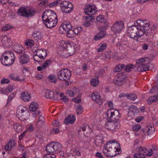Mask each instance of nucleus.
I'll return each mask as SVG.
<instances>
[{"label": "nucleus", "instance_id": "obj_1", "mask_svg": "<svg viewBox=\"0 0 158 158\" xmlns=\"http://www.w3.org/2000/svg\"><path fill=\"white\" fill-rule=\"evenodd\" d=\"M108 121L109 122L106 125V127L111 131L119 128L120 125L119 120L121 114L118 110L111 108L108 110L107 112Z\"/></svg>", "mask_w": 158, "mask_h": 158}, {"label": "nucleus", "instance_id": "obj_2", "mask_svg": "<svg viewBox=\"0 0 158 158\" xmlns=\"http://www.w3.org/2000/svg\"><path fill=\"white\" fill-rule=\"evenodd\" d=\"M127 35L131 38L138 41L143 35V32L139 29V25H133L128 27Z\"/></svg>", "mask_w": 158, "mask_h": 158}, {"label": "nucleus", "instance_id": "obj_3", "mask_svg": "<svg viewBox=\"0 0 158 158\" xmlns=\"http://www.w3.org/2000/svg\"><path fill=\"white\" fill-rule=\"evenodd\" d=\"M36 12L35 10L30 7H20L17 13V15L26 18L34 16Z\"/></svg>", "mask_w": 158, "mask_h": 158}, {"label": "nucleus", "instance_id": "obj_4", "mask_svg": "<svg viewBox=\"0 0 158 158\" xmlns=\"http://www.w3.org/2000/svg\"><path fill=\"white\" fill-rule=\"evenodd\" d=\"M135 150L139 153H135L134 155V158H145L146 156H152L153 152L152 149H151L148 151L146 148L140 146L139 148H136Z\"/></svg>", "mask_w": 158, "mask_h": 158}, {"label": "nucleus", "instance_id": "obj_5", "mask_svg": "<svg viewBox=\"0 0 158 158\" xmlns=\"http://www.w3.org/2000/svg\"><path fill=\"white\" fill-rule=\"evenodd\" d=\"M71 76V71L68 69H62L57 73L58 78L62 81H67L69 79Z\"/></svg>", "mask_w": 158, "mask_h": 158}, {"label": "nucleus", "instance_id": "obj_6", "mask_svg": "<svg viewBox=\"0 0 158 158\" xmlns=\"http://www.w3.org/2000/svg\"><path fill=\"white\" fill-rule=\"evenodd\" d=\"M111 141L112 140H110L108 142L103 146V152L106 156L113 157L116 155L115 154L113 155V150L111 148Z\"/></svg>", "mask_w": 158, "mask_h": 158}, {"label": "nucleus", "instance_id": "obj_7", "mask_svg": "<svg viewBox=\"0 0 158 158\" xmlns=\"http://www.w3.org/2000/svg\"><path fill=\"white\" fill-rule=\"evenodd\" d=\"M124 28V22L121 21H116L111 28L112 31L115 33L121 32Z\"/></svg>", "mask_w": 158, "mask_h": 158}, {"label": "nucleus", "instance_id": "obj_8", "mask_svg": "<svg viewBox=\"0 0 158 158\" xmlns=\"http://www.w3.org/2000/svg\"><path fill=\"white\" fill-rule=\"evenodd\" d=\"M42 19L53 20H57V17L56 14L52 10H45L43 13L42 15Z\"/></svg>", "mask_w": 158, "mask_h": 158}, {"label": "nucleus", "instance_id": "obj_9", "mask_svg": "<svg viewBox=\"0 0 158 158\" xmlns=\"http://www.w3.org/2000/svg\"><path fill=\"white\" fill-rule=\"evenodd\" d=\"M73 5L70 2L65 1H63L60 8L62 11L65 13H69L73 10Z\"/></svg>", "mask_w": 158, "mask_h": 158}, {"label": "nucleus", "instance_id": "obj_10", "mask_svg": "<svg viewBox=\"0 0 158 158\" xmlns=\"http://www.w3.org/2000/svg\"><path fill=\"white\" fill-rule=\"evenodd\" d=\"M136 23L139 25L140 30H141L143 32V35L145 34L146 35H147L150 29L149 23H144L142 21L140 20H137Z\"/></svg>", "mask_w": 158, "mask_h": 158}, {"label": "nucleus", "instance_id": "obj_11", "mask_svg": "<svg viewBox=\"0 0 158 158\" xmlns=\"http://www.w3.org/2000/svg\"><path fill=\"white\" fill-rule=\"evenodd\" d=\"M98 11V10L96 6L94 5H89L85 7L84 12L86 15L88 16H93Z\"/></svg>", "mask_w": 158, "mask_h": 158}, {"label": "nucleus", "instance_id": "obj_12", "mask_svg": "<svg viewBox=\"0 0 158 158\" xmlns=\"http://www.w3.org/2000/svg\"><path fill=\"white\" fill-rule=\"evenodd\" d=\"M70 22L69 21H65L64 22L59 29V31L60 33L64 34L65 33L66 31L70 30V29H72Z\"/></svg>", "mask_w": 158, "mask_h": 158}, {"label": "nucleus", "instance_id": "obj_13", "mask_svg": "<svg viewBox=\"0 0 158 158\" xmlns=\"http://www.w3.org/2000/svg\"><path fill=\"white\" fill-rule=\"evenodd\" d=\"M127 78L125 75H119L114 80V83L118 85H121L125 82Z\"/></svg>", "mask_w": 158, "mask_h": 158}, {"label": "nucleus", "instance_id": "obj_14", "mask_svg": "<svg viewBox=\"0 0 158 158\" xmlns=\"http://www.w3.org/2000/svg\"><path fill=\"white\" fill-rule=\"evenodd\" d=\"M15 59L10 58H6L1 57L0 60L2 64L6 66H9L12 65L14 63Z\"/></svg>", "mask_w": 158, "mask_h": 158}, {"label": "nucleus", "instance_id": "obj_15", "mask_svg": "<svg viewBox=\"0 0 158 158\" xmlns=\"http://www.w3.org/2000/svg\"><path fill=\"white\" fill-rule=\"evenodd\" d=\"M45 26L48 28H51L55 27L57 22V20H53L48 19H43Z\"/></svg>", "mask_w": 158, "mask_h": 158}, {"label": "nucleus", "instance_id": "obj_16", "mask_svg": "<svg viewBox=\"0 0 158 158\" xmlns=\"http://www.w3.org/2000/svg\"><path fill=\"white\" fill-rule=\"evenodd\" d=\"M14 50L19 55H21L25 52V49L21 45L16 44H15Z\"/></svg>", "mask_w": 158, "mask_h": 158}, {"label": "nucleus", "instance_id": "obj_17", "mask_svg": "<svg viewBox=\"0 0 158 158\" xmlns=\"http://www.w3.org/2000/svg\"><path fill=\"white\" fill-rule=\"evenodd\" d=\"M149 65L150 64L148 63L139 64L137 67V70L140 72L148 71L149 69Z\"/></svg>", "mask_w": 158, "mask_h": 158}, {"label": "nucleus", "instance_id": "obj_18", "mask_svg": "<svg viewBox=\"0 0 158 158\" xmlns=\"http://www.w3.org/2000/svg\"><path fill=\"white\" fill-rule=\"evenodd\" d=\"M111 145L112 149L113 150V152L120 151V145L117 141L114 140H112Z\"/></svg>", "mask_w": 158, "mask_h": 158}, {"label": "nucleus", "instance_id": "obj_19", "mask_svg": "<svg viewBox=\"0 0 158 158\" xmlns=\"http://www.w3.org/2000/svg\"><path fill=\"white\" fill-rule=\"evenodd\" d=\"M19 57V62L22 64L27 63L29 61L30 57L27 54H23Z\"/></svg>", "mask_w": 158, "mask_h": 158}, {"label": "nucleus", "instance_id": "obj_20", "mask_svg": "<svg viewBox=\"0 0 158 158\" xmlns=\"http://www.w3.org/2000/svg\"><path fill=\"white\" fill-rule=\"evenodd\" d=\"M1 43L4 47H7L9 44H8L10 42V38L8 37L6 35H2L0 38Z\"/></svg>", "mask_w": 158, "mask_h": 158}, {"label": "nucleus", "instance_id": "obj_21", "mask_svg": "<svg viewBox=\"0 0 158 158\" xmlns=\"http://www.w3.org/2000/svg\"><path fill=\"white\" fill-rule=\"evenodd\" d=\"M138 111L136 106L134 105L131 106L129 109L128 114L129 116L132 117L134 116Z\"/></svg>", "mask_w": 158, "mask_h": 158}, {"label": "nucleus", "instance_id": "obj_22", "mask_svg": "<svg viewBox=\"0 0 158 158\" xmlns=\"http://www.w3.org/2000/svg\"><path fill=\"white\" fill-rule=\"evenodd\" d=\"M75 119L76 118L74 115H71L69 114L65 118L64 122L66 125L73 124L75 121Z\"/></svg>", "mask_w": 158, "mask_h": 158}, {"label": "nucleus", "instance_id": "obj_23", "mask_svg": "<svg viewBox=\"0 0 158 158\" xmlns=\"http://www.w3.org/2000/svg\"><path fill=\"white\" fill-rule=\"evenodd\" d=\"M20 98L22 100L26 102H28L31 100V96L27 92L24 91L22 93Z\"/></svg>", "mask_w": 158, "mask_h": 158}, {"label": "nucleus", "instance_id": "obj_24", "mask_svg": "<svg viewBox=\"0 0 158 158\" xmlns=\"http://www.w3.org/2000/svg\"><path fill=\"white\" fill-rule=\"evenodd\" d=\"M54 146L52 142H51L50 144H48L46 148V151L48 154L51 155H55V151H54Z\"/></svg>", "mask_w": 158, "mask_h": 158}, {"label": "nucleus", "instance_id": "obj_25", "mask_svg": "<svg viewBox=\"0 0 158 158\" xmlns=\"http://www.w3.org/2000/svg\"><path fill=\"white\" fill-rule=\"evenodd\" d=\"M1 57H3L6 58H12L13 59H15V56L13 52L11 51L8 50L5 52Z\"/></svg>", "mask_w": 158, "mask_h": 158}, {"label": "nucleus", "instance_id": "obj_26", "mask_svg": "<svg viewBox=\"0 0 158 158\" xmlns=\"http://www.w3.org/2000/svg\"><path fill=\"white\" fill-rule=\"evenodd\" d=\"M91 97L92 99L96 103H100L101 102L100 96L97 92L93 93L91 94Z\"/></svg>", "mask_w": 158, "mask_h": 158}, {"label": "nucleus", "instance_id": "obj_27", "mask_svg": "<svg viewBox=\"0 0 158 158\" xmlns=\"http://www.w3.org/2000/svg\"><path fill=\"white\" fill-rule=\"evenodd\" d=\"M15 141L14 140H10L5 146V149L7 151H10L12 148L14 147L15 144Z\"/></svg>", "mask_w": 158, "mask_h": 158}, {"label": "nucleus", "instance_id": "obj_28", "mask_svg": "<svg viewBox=\"0 0 158 158\" xmlns=\"http://www.w3.org/2000/svg\"><path fill=\"white\" fill-rule=\"evenodd\" d=\"M53 146H54V149H55V153H58L60 151L62 150V146L61 144L60 143L58 142H52Z\"/></svg>", "mask_w": 158, "mask_h": 158}, {"label": "nucleus", "instance_id": "obj_29", "mask_svg": "<svg viewBox=\"0 0 158 158\" xmlns=\"http://www.w3.org/2000/svg\"><path fill=\"white\" fill-rule=\"evenodd\" d=\"M95 17L93 16H87L85 17V21L83 24L85 27H88L90 25V21L94 19Z\"/></svg>", "mask_w": 158, "mask_h": 158}, {"label": "nucleus", "instance_id": "obj_30", "mask_svg": "<svg viewBox=\"0 0 158 158\" xmlns=\"http://www.w3.org/2000/svg\"><path fill=\"white\" fill-rule=\"evenodd\" d=\"M32 37L37 41H38L43 38V34L40 31H35L33 34Z\"/></svg>", "mask_w": 158, "mask_h": 158}, {"label": "nucleus", "instance_id": "obj_31", "mask_svg": "<svg viewBox=\"0 0 158 158\" xmlns=\"http://www.w3.org/2000/svg\"><path fill=\"white\" fill-rule=\"evenodd\" d=\"M18 116V118H21L22 120L27 119L29 116V111L27 110L26 111L22 113V114H16Z\"/></svg>", "mask_w": 158, "mask_h": 158}, {"label": "nucleus", "instance_id": "obj_32", "mask_svg": "<svg viewBox=\"0 0 158 158\" xmlns=\"http://www.w3.org/2000/svg\"><path fill=\"white\" fill-rule=\"evenodd\" d=\"M45 96L48 98H50L52 99H55L54 92L50 89L47 90L46 91Z\"/></svg>", "mask_w": 158, "mask_h": 158}, {"label": "nucleus", "instance_id": "obj_33", "mask_svg": "<svg viewBox=\"0 0 158 158\" xmlns=\"http://www.w3.org/2000/svg\"><path fill=\"white\" fill-rule=\"evenodd\" d=\"M103 142V137L102 136H97L95 140V145L97 146H101Z\"/></svg>", "mask_w": 158, "mask_h": 158}, {"label": "nucleus", "instance_id": "obj_34", "mask_svg": "<svg viewBox=\"0 0 158 158\" xmlns=\"http://www.w3.org/2000/svg\"><path fill=\"white\" fill-rule=\"evenodd\" d=\"M13 86L9 85L6 88H3L1 90V92L2 94H8L9 93L12 92L13 89Z\"/></svg>", "mask_w": 158, "mask_h": 158}, {"label": "nucleus", "instance_id": "obj_35", "mask_svg": "<svg viewBox=\"0 0 158 158\" xmlns=\"http://www.w3.org/2000/svg\"><path fill=\"white\" fill-rule=\"evenodd\" d=\"M33 54L34 55V59L37 62H40L45 59V57L44 56L41 55L39 56L38 54L36 53V52H34Z\"/></svg>", "mask_w": 158, "mask_h": 158}, {"label": "nucleus", "instance_id": "obj_36", "mask_svg": "<svg viewBox=\"0 0 158 158\" xmlns=\"http://www.w3.org/2000/svg\"><path fill=\"white\" fill-rule=\"evenodd\" d=\"M9 77L11 79L15 81L22 82L24 81V79H21L19 77L15 74H10L9 76Z\"/></svg>", "mask_w": 158, "mask_h": 158}, {"label": "nucleus", "instance_id": "obj_37", "mask_svg": "<svg viewBox=\"0 0 158 158\" xmlns=\"http://www.w3.org/2000/svg\"><path fill=\"white\" fill-rule=\"evenodd\" d=\"M106 35V32L104 31H101L94 36V40L97 41L104 37Z\"/></svg>", "mask_w": 158, "mask_h": 158}, {"label": "nucleus", "instance_id": "obj_38", "mask_svg": "<svg viewBox=\"0 0 158 158\" xmlns=\"http://www.w3.org/2000/svg\"><path fill=\"white\" fill-rule=\"evenodd\" d=\"M38 108V105L35 102H33L31 103L29 106V109L31 111L34 112Z\"/></svg>", "mask_w": 158, "mask_h": 158}, {"label": "nucleus", "instance_id": "obj_39", "mask_svg": "<svg viewBox=\"0 0 158 158\" xmlns=\"http://www.w3.org/2000/svg\"><path fill=\"white\" fill-rule=\"evenodd\" d=\"M158 100V95H154L148 98L147 100V102L148 104H151L152 103L156 102Z\"/></svg>", "mask_w": 158, "mask_h": 158}, {"label": "nucleus", "instance_id": "obj_40", "mask_svg": "<svg viewBox=\"0 0 158 158\" xmlns=\"http://www.w3.org/2000/svg\"><path fill=\"white\" fill-rule=\"evenodd\" d=\"M27 110V109L26 107L23 106H19L17 109L16 112V114H22V113Z\"/></svg>", "mask_w": 158, "mask_h": 158}, {"label": "nucleus", "instance_id": "obj_41", "mask_svg": "<svg viewBox=\"0 0 158 158\" xmlns=\"http://www.w3.org/2000/svg\"><path fill=\"white\" fill-rule=\"evenodd\" d=\"M35 52L37 53L39 55H41L45 57L47 55L46 50L44 49H40L36 50Z\"/></svg>", "mask_w": 158, "mask_h": 158}, {"label": "nucleus", "instance_id": "obj_42", "mask_svg": "<svg viewBox=\"0 0 158 158\" xmlns=\"http://www.w3.org/2000/svg\"><path fill=\"white\" fill-rule=\"evenodd\" d=\"M148 135L152 134L154 133L155 128L153 126H151L150 127H147L145 129Z\"/></svg>", "mask_w": 158, "mask_h": 158}, {"label": "nucleus", "instance_id": "obj_43", "mask_svg": "<svg viewBox=\"0 0 158 158\" xmlns=\"http://www.w3.org/2000/svg\"><path fill=\"white\" fill-rule=\"evenodd\" d=\"M125 65L124 64H119L117 65L114 69V71L115 72L120 71L123 69L124 68Z\"/></svg>", "mask_w": 158, "mask_h": 158}, {"label": "nucleus", "instance_id": "obj_44", "mask_svg": "<svg viewBox=\"0 0 158 158\" xmlns=\"http://www.w3.org/2000/svg\"><path fill=\"white\" fill-rule=\"evenodd\" d=\"M13 126L15 130L18 133L20 132L22 130V126L19 123H15L14 124Z\"/></svg>", "mask_w": 158, "mask_h": 158}, {"label": "nucleus", "instance_id": "obj_45", "mask_svg": "<svg viewBox=\"0 0 158 158\" xmlns=\"http://www.w3.org/2000/svg\"><path fill=\"white\" fill-rule=\"evenodd\" d=\"M52 62L51 60H46L44 63L42 65L43 66V69H45L52 64Z\"/></svg>", "mask_w": 158, "mask_h": 158}, {"label": "nucleus", "instance_id": "obj_46", "mask_svg": "<svg viewBox=\"0 0 158 158\" xmlns=\"http://www.w3.org/2000/svg\"><path fill=\"white\" fill-rule=\"evenodd\" d=\"M125 95L126 97H127L128 99L131 100H134L137 98L136 95L135 94H127Z\"/></svg>", "mask_w": 158, "mask_h": 158}, {"label": "nucleus", "instance_id": "obj_47", "mask_svg": "<svg viewBox=\"0 0 158 158\" xmlns=\"http://www.w3.org/2000/svg\"><path fill=\"white\" fill-rule=\"evenodd\" d=\"M66 32L67 36L69 38H73L75 36L73 28L70 29V30L66 31Z\"/></svg>", "mask_w": 158, "mask_h": 158}, {"label": "nucleus", "instance_id": "obj_48", "mask_svg": "<svg viewBox=\"0 0 158 158\" xmlns=\"http://www.w3.org/2000/svg\"><path fill=\"white\" fill-rule=\"evenodd\" d=\"M24 44L26 46L32 47L35 44V42L33 40L27 39L25 41Z\"/></svg>", "mask_w": 158, "mask_h": 158}, {"label": "nucleus", "instance_id": "obj_49", "mask_svg": "<svg viewBox=\"0 0 158 158\" xmlns=\"http://www.w3.org/2000/svg\"><path fill=\"white\" fill-rule=\"evenodd\" d=\"M104 73V70L103 69H101L97 72L95 74L96 77H102Z\"/></svg>", "mask_w": 158, "mask_h": 158}, {"label": "nucleus", "instance_id": "obj_50", "mask_svg": "<svg viewBox=\"0 0 158 158\" xmlns=\"http://www.w3.org/2000/svg\"><path fill=\"white\" fill-rule=\"evenodd\" d=\"M45 119L44 118L42 115L39 116L38 121L37 122V124L39 126H41L43 124Z\"/></svg>", "mask_w": 158, "mask_h": 158}, {"label": "nucleus", "instance_id": "obj_51", "mask_svg": "<svg viewBox=\"0 0 158 158\" xmlns=\"http://www.w3.org/2000/svg\"><path fill=\"white\" fill-rule=\"evenodd\" d=\"M91 85L94 86H97L99 83V80L98 78L92 79L90 81Z\"/></svg>", "mask_w": 158, "mask_h": 158}, {"label": "nucleus", "instance_id": "obj_52", "mask_svg": "<svg viewBox=\"0 0 158 158\" xmlns=\"http://www.w3.org/2000/svg\"><path fill=\"white\" fill-rule=\"evenodd\" d=\"M48 78L50 82H53L55 83L56 82V78L55 75H50L48 77Z\"/></svg>", "mask_w": 158, "mask_h": 158}, {"label": "nucleus", "instance_id": "obj_53", "mask_svg": "<svg viewBox=\"0 0 158 158\" xmlns=\"http://www.w3.org/2000/svg\"><path fill=\"white\" fill-rule=\"evenodd\" d=\"M96 20L98 22H101L103 23H105V20L104 19V16L102 15H99L97 17L96 19Z\"/></svg>", "mask_w": 158, "mask_h": 158}, {"label": "nucleus", "instance_id": "obj_54", "mask_svg": "<svg viewBox=\"0 0 158 158\" xmlns=\"http://www.w3.org/2000/svg\"><path fill=\"white\" fill-rule=\"evenodd\" d=\"M131 128L134 131H138L141 129V127L139 125L135 124L132 125Z\"/></svg>", "mask_w": 158, "mask_h": 158}, {"label": "nucleus", "instance_id": "obj_55", "mask_svg": "<svg viewBox=\"0 0 158 158\" xmlns=\"http://www.w3.org/2000/svg\"><path fill=\"white\" fill-rule=\"evenodd\" d=\"M107 47V44L106 43H104L99 48H98L97 51L98 52H102L105 50Z\"/></svg>", "mask_w": 158, "mask_h": 158}, {"label": "nucleus", "instance_id": "obj_56", "mask_svg": "<svg viewBox=\"0 0 158 158\" xmlns=\"http://www.w3.org/2000/svg\"><path fill=\"white\" fill-rule=\"evenodd\" d=\"M83 110L82 106L80 105H78L77 108L76 113L78 114H81Z\"/></svg>", "mask_w": 158, "mask_h": 158}, {"label": "nucleus", "instance_id": "obj_57", "mask_svg": "<svg viewBox=\"0 0 158 158\" xmlns=\"http://www.w3.org/2000/svg\"><path fill=\"white\" fill-rule=\"evenodd\" d=\"M73 31L74 33V34L75 35H76L78 34L81 31V28L80 27H77L75 28H73Z\"/></svg>", "mask_w": 158, "mask_h": 158}, {"label": "nucleus", "instance_id": "obj_58", "mask_svg": "<svg viewBox=\"0 0 158 158\" xmlns=\"http://www.w3.org/2000/svg\"><path fill=\"white\" fill-rule=\"evenodd\" d=\"M145 61V58H139L136 60V63L139 64H143Z\"/></svg>", "mask_w": 158, "mask_h": 158}, {"label": "nucleus", "instance_id": "obj_59", "mask_svg": "<svg viewBox=\"0 0 158 158\" xmlns=\"http://www.w3.org/2000/svg\"><path fill=\"white\" fill-rule=\"evenodd\" d=\"M112 54V52L111 51H108L105 54L104 56H105L106 59L108 60L110 58Z\"/></svg>", "mask_w": 158, "mask_h": 158}, {"label": "nucleus", "instance_id": "obj_60", "mask_svg": "<svg viewBox=\"0 0 158 158\" xmlns=\"http://www.w3.org/2000/svg\"><path fill=\"white\" fill-rule=\"evenodd\" d=\"M157 90H158V85L154 86L152 89H150L149 90V93L152 94L154 92L157 91Z\"/></svg>", "mask_w": 158, "mask_h": 158}, {"label": "nucleus", "instance_id": "obj_61", "mask_svg": "<svg viewBox=\"0 0 158 158\" xmlns=\"http://www.w3.org/2000/svg\"><path fill=\"white\" fill-rule=\"evenodd\" d=\"M10 28H11V26L8 24H6L5 26L2 27V30L4 31H6L9 30Z\"/></svg>", "mask_w": 158, "mask_h": 158}, {"label": "nucleus", "instance_id": "obj_62", "mask_svg": "<svg viewBox=\"0 0 158 158\" xmlns=\"http://www.w3.org/2000/svg\"><path fill=\"white\" fill-rule=\"evenodd\" d=\"M1 84H8L10 83L9 80L8 78H3L2 79L1 81Z\"/></svg>", "mask_w": 158, "mask_h": 158}, {"label": "nucleus", "instance_id": "obj_63", "mask_svg": "<svg viewBox=\"0 0 158 158\" xmlns=\"http://www.w3.org/2000/svg\"><path fill=\"white\" fill-rule=\"evenodd\" d=\"M56 156L55 155H51L49 154L44 156V158H56Z\"/></svg>", "mask_w": 158, "mask_h": 158}, {"label": "nucleus", "instance_id": "obj_64", "mask_svg": "<svg viewBox=\"0 0 158 158\" xmlns=\"http://www.w3.org/2000/svg\"><path fill=\"white\" fill-rule=\"evenodd\" d=\"M66 93L67 95L71 97L73 96L74 95V92L70 90L66 91Z\"/></svg>", "mask_w": 158, "mask_h": 158}]
</instances>
